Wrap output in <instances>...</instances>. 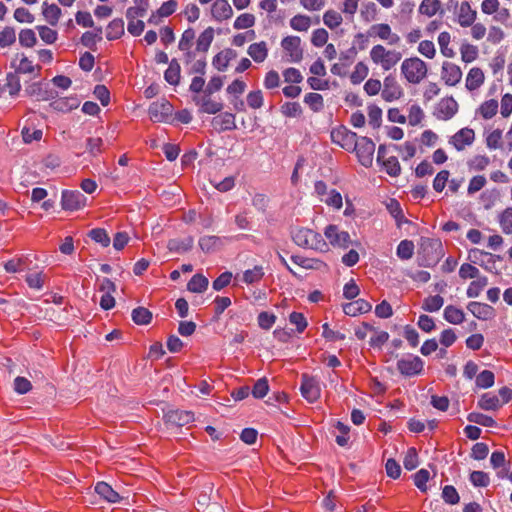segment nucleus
<instances>
[{
    "label": "nucleus",
    "mask_w": 512,
    "mask_h": 512,
    "mask_svg": "<svg viewBox=\"0 0 512 512\" xmlns=\"http://www.w3.org/2000/svg\"><path fill=\"white\" fill-rule=\"evenodd\" d=\"M444 256L442 242L439 239L422 237L417 252L420 267H433Z\"/></svg>",
    "instance_id": "obj_1"
},
{
    "label": "nucleus",
    "mask_w": 512,
    "mask_h": 512,
    "mask_svg": "<svg viewBox=\"0 0 512 512\" xmlns=\"http://www.w3.org/2000/svg\"><path fill=\"white\" fill-rule=\"evenodd\" d=\"M294 243L302 248L324 251L327 244L322 235L308 228H299L292 232Z\"/></svg>",
    "instance_id": "obj_2"
},
{
    "label": "nucleus",
    "mask_w": 512,
    "mask_h": 512,
    "mask_svg": "<svg viewBox=\"0 0 512 512\" xmlns=\"http://www.w3.org/2000/svg\"><path fill=\"white\" fill-rule=\"evenodd\" d=\"M426 63L418 57L405 59L401 64V72L405 79L412 84L420 83L427 75Z\"/></svg>",
    "instance_id": "obj_3"
},
{
    "label": "nucleus",
    "mask_w": 512,
    "mask_h": 512,
    "mask_svg": "<svg viewBox=\"0 0 512 512\" xmlns=\"http://www.w3.org/2000/svg\"><path fill=\"white\" fill-rule=\"evenodd\" d=\"M356 153L358 161L361 165L368 168L372 166L375 151V143L368 137H358L356 140V148L351 149Z\"/></svg>",
    "instance_id": "obj_4"
},
{
    "label": "nucleus",
    "mask_w": 512,
    "mask_h": 512,
    "mask_svg": "<svg viewBox=\"0 0 512 512\" xmlns=\"http://www.w3.org/2000/svg\"><path fill=\"white\" fill-rule=\"evenodd\" d=\"M331 141L347 151L356 148V140L358 135L355 132L348 130L345 126L341 125L333 128L330 133Z\"/></svg>",
    "instance_id": "obj_5"
},
{
    "label": "nucleus",
    "mask_w": 512,
    "mask_h": 512,
    "mask_svg": "<svg viewBox=\"0 0 512 512\" xmlns=\"http://www.w3.org/2000/svg\"><path fill=\"white\" fill-rule=\"evenodd\" d=\"M173 113V105L166 99L150 104L148 114L153 122H169Z\"/></svg>",
    "instance_id": "obj_6"
},
{
    "label": "nucleus",
    "mask_w": 512,
    "mask_h": 512,
    "mask_svg": "<svg viewBox=\"0 0 512 512\" xmlns=\"http://www.w3.org/2000/svg\"><path fill=\"white\" fill-rule=\"evenodd\" d=\"M87 197L78 190H63L61 206L65 211H76L85 207Z\"/></svg>",
    "instance_id": "obj_7"
},
{
    "label": "nucleus",
    "mask_w": 512,
    "mask_h": 512,
    "mask_svg": "<svg viewBox=\"0 0 512 512\" xmlns=\"http://www.w3.org/2000/svg\"><path fill=\"white\" fill-rule=\"evenodd\" d=\"M163 420L168 428H180L194 421V413L186 410H169L164 413Z\"/></svg>",
    "instance_id": "obj_8"
},
{
    "label": "nucleus",
    "mask_w": 512,
    "mask_h": 512,
    "mask_svg": "<svg viewBox=\"0 0 512 512\" xmlns=\"http://www.w3.org/2000/svg\"><path fill=\"white\" fill-rule=\"evenodd\" d=\"M398 371L405 377H412L422 373L424 361L419 356L401 358L397 362Z\"/></svg>",
    "instance_id": "obj_9"
},
{
    "label": "nucleus",
    "mask_w": 512,
    "mask_h": 512,
    "mask_svg": "<svg viewBox=\"0 0 512 512\" xmlns=\"http://www.w3.org/2000/svg\"><path fill=\"white\" fill-rule=\"evenodd\" d=\"M301 380L300 392L302 396L310 403L316 402L321 395L318 380L307 374H303Z\"/></svg>",
    "instance_id": "obj_10"
},
{
    "label": "nucleus",
    "mask_w": 512,
    "mask_h": 512,
    "mask_svg": "<svg viewBox=\"0 0 512 512\" xmlns=\"http://www.w3.org/2000/svg\"><path fill=\"white\" fill-rule=\"evenodd\" d=\"M25 94L30 97H35L38 101H46L55 99L58 92L49 87L48 83L33 82L25 88Z\"/></svg>",
    "instance_id": "obj_11"
},
{
    "label": "nucleus",
    "mask_w": 512,
    "mask_h": 512,
    "mask_svg": "<svg viewBox=\"0 0 512 512\" xmlns=\"http://www.w3.org/2000/svg\"><path fill=\"white\" fill-rule=\"evenodd\" d=\"M324 235L334 247L346 249L352 243L350 234L347 231H339L338 227L333 224L325 228Z\"/></svg>",
    "instance_id": "obj_12"
},
{
    "label": "nucleus",
    "mask_w": 512,
    "mask_h": 512,
    "mask_svg": "<svg viewBox=\"0 0 512 512\" xmlns=\"http://www.w3.org/2000/svg\"><path fill=\"white\" fill-rule=\"evenodd\" d=\"M383 86L384 88L382 90L381 96L386 102L398 100L404 94L402 87L397 82L396 77L392 74H389L385 77Z\"/></svg>",
    "instance_id": "obj_13"
},
{
    "label": "nucleus",
    "mask_w": 512,
    "mask_h": 512,
    "mask_svg": "<svg viewBox=\"0 0 512 512\" xmlns=\"http://www.w3.org/2000/svg\"><path fill=\"white\" fill-rule=\"evenodd\" d=\"M457 111L458 103L452 96H450L443 98L437 104L433 114L437 119L449 120L457 113Z\"/></svg>",
    "instance_id": "obj_14"
},
{
    "label": "nucleus",
    "mask_w": 512,
    "mask_h": 512,
    "mask_svg": "<svg viewBox=\"0 0 512 512\" xmlns=\"http://www.w3.org/2000/svg\"><path fill=\"white\" fill-rule=\"evenodd\" d=\"M281 46L288 53L292 62L298 63L302 60L303 50L300 37L287 36L282 39Z\"/></svg>",
    "instance_id": "obj_15"
},
{
    "label": "nucleus",
    "mask_w": 512,
    "mask_h": 512,
    "mask_svg": "<svg viewBox=\"0 0 512 512\" xmlns=\"http://www.w3.org/2000/svg\"><path fill=\"white\" fill-rule=\"evenodd\" d=\"M475 139L474 130L468 127L460 129L451 138L450 143L457 151L464 149L466 145H471Z\"/></svg>",
    "instance_id": "obj_16"
},
{
    "label": "nucleus",
    "mask_w": 512,
    "mask_h": 512,
    "mask_svg": "<svg viewBox=\"0 0 512 512\" xmlns=\"http://www.w3.org/2000/svg\"><path fill=\"white\" fill-rule=\"evenodd\" d=\"M193 101L199 106L200 113L217 114L223 109V103L213 101L211 95L194 96Z\"/></svg>",
    "instance_id": "obj_17"
},
{
    "label": "nucleus",
    "mask_w": 512,
    "mask_h": 512,
    "mask_svg": "<svg viewBox=\"0 0 512 512\" xmlns=\"http://www.w3.org/2000/svg\"><path fill=\"white\" fill-rule=\"evenodd\" d=\"M441 76L446 85L454 86L460 82L462 71L458 65L446 61L442 65Z\"/></svg>",
    "instance_id": "obj_18"
},
{
    "label": "nucleus",
    "mask_w": 512,
    "mask_h": 512,
    "mask_svg": "<svg viewBox=\"0 0 512 512\" xmlns=\"http://www.w3.org/2000/svg\"><path fill=\"white\" fill-rule=\"evenodd\" d=\"M467 309L479 320H489L495 316V309L486 303L471 301Z\"/></svg>",
    "instance_id": "obj_19"
},
{
    "label": "nucleus",
    "mask_w": 512,
    "mask_h": 512,
    "mask_svg": "<svg viewBox=\"0 0 512 512\" xmlns=\"http://www.w3.org/2000/svg\"><path fill=\"white\" fill-rule=\"evenodd\" d=\"M211 14L216 21H222L231 18L233 10L227 0H216L212 5Z\"/></svg>",
    "instance_id": "obj_20"
},
{
    "label": "nucleus",
    "mask_w": 512,
    "mask_h": 512,
    "mask_svg": "<svg viewBox=\"0 0 512 512\" xmlns=\"http://www.w3.org/2000/svg\"><path fill=\"white\" fill-rule=\"evenodd\" d=\"M212 125L218 129L219 132L231 131L236 129L235 115L230 112H224L216 116L212 120Z\"/></svg>",
    "instance_id": "obj_21"
},
{
    "label": "nucleus",
    "mask_w": 512,
    "mask_h": 512,
    "mask_svg": "<svg viewBox=\"0 0 512 512\" xmlns=\"http://www.w3.org/2000/svg\"><path fill=\"white\" fill-rule=\"evenodd\" d=\"M371 309L372 305L364 299H358L356 301L343 304V312L346 315L353 317L359 314L368 313Z\"/></svg>",
    "instance_id": "obj_22"
},
{
    "label": "nucleus",
    "mask_w": 512,
    "mask_h": 512,
    "mask_svg": "<svg viewBox=\"0 0 512 512\" xmlns=\"http://www.w3.org/2000/svg\"><path fill=\"white\" fill-rule=\"evenodd\" d=\"M194 239L192 236H188L185 239H170L167 243V248L170 252L175 253H186L190 251L193 247Z\"/></svg>",
    "instance_id": "obj_23"
},
{
    "label": "nucleus",
    "mask_w": 512,
    "mask_h": 512,
    "mask_svg": "<svg viewBox=\"0 0 512 512\" xmlns=\"http://www.w3.org/2000/svg\"><path fill=\"white\" fill-rule=\"evenodd\" d=\"M80 102L77 96L63 97L50 103V107L60 112H70L79 106Z\"/></svg>",
    "instance_id": "obj_24"
},
{
    "label": "nucleus",
    "mask_w": 512,
    "mask_h": 512,
    "mask_svg": "<svg viewBox=\"0 0 512 512\" xmlns=\"http://www.w3.org/2000/svg\"><path fill=\"white\" fill-rule=\"evenodd\" d=\"M94 490L101 498L110 503L120 501L119 494L106 482L100 481L96 483Z\"/></svg>",
    "instance_id": "obj_25"
},
{
    "label": "nucleus",
    "mask_w": 512,
    "mask_h": 512,
    "mask_svg": "<svg viewBox=\"0 0 512 512\" xmlns=\"http://www.w3.org/2000/svg\"><path fill=\"white\" fill-rule=\"evenodd\" d=\"M198 244L204 253H213L223 246V239L214 235L203 236L200 237Z\"/></svg>",
    "instance_id": "obj_26"
},
{
    "label": "nucleus",
    "mask_w": 512,
    "mask_h": 512,
    "mask_svg": "<svg viewBox=\"0 0 512 512\" xmlns=\"http://www.w3.org/2000/svg\"><path fill=\"white\" fill-rule=\"evenodd\" d=\"M476 16L477 12L471 8L469 2L461 3L458 22L462 27L471 26L474 23Z\"/></svg>",
    "instance_id": "obj_27"
},
{
    "label": "nucleus",
    "mask_w": 512,
    "mask_h": 512,
    "mask_svg": "<svg viewBox=\"0 0 512 512\" xmlns=\"http://www.w3.org/2000/svg\"><path fill=\"white\" fill-rule=\"evenodd\" d=\"M484 80L485 76L483 71L478 67H473L466 77V88L469 91H474L484 83Z\"/></svg>",
    "instance_id": "obj_28"
},
{
    "label": "nucleus",
    "mask_w": 512,
    "mask_h": 512,
    "mask_svg": "<svg viewBox=\"0 0 512 512\" xmlns=\"http://www.w3.org/2000/svg\"><path fill=\"white\" fill-rule=\"evenodd\" d=\"M180 73H181V67L176 58H173L169 62V66L164 72V79L166 82H168L170 85H178L180 82Z\"/></svg>",
    "instance_id": "obj_29"
},
{
    "label": "nucleus",
    "mask_w": 512,
    "mask_h": 512,
    "mask_svg": "<svg viewBox=\"0 0 512 512\" xmlns=\"http://www.w3.org/2000/svg\"><path fill=\"white\" fill-rule=\"evenodd\" d=\"M247 53L255 62L261 63L267 58V45L264 41L253 43L248 47Z\"/></svg>",
    "instance_id": "obj_30"
},
{
    "label": "nucleus",
    "mask_w": 512,
    "mask_h": 512,
    "mask_svg": "<svg viewBox=\"0 0 512 512\" xmlns=\"http://www.w3.org/2000/svg\"><path fill=\"white\" fill-rule=\"evenodd\" d=\"M209 285L208 278L204 275L197 273L192 276L187 284V290L192 293H202Z\"/></svg>",
    "instance_id": "obj_31"
},
{
    "label": "nucleus",
    "mask_w": 512,
    "mask_h": 512,
    "mask_svg": "<svg viewBox=\"0 0 512 512\" xmlns=\"http://www.w3.org/2000/svg\"><path fill=\"white\" fill-rule=\"evenodd\" d=\"M443 317L447 322L457 325L465 320V313L454 305H448L444 309Z\"/></svg>",
    "instance_id": "obj_32"
},
{
    "label": "nucleus",
    "mask_w": 512,
    "mask_h": 512,
    "mask_svg": "<svg viewBox=\"0 0 512 512\" xmlns=\"http://www.w3.org/2000/svg\"><path fill=\"white\" fill-rule=\"evenodd\" d=\"M106 38L110 41L121 38L124 35V21L122 18L113 19L107 26Z\"/></svg>",
    "instance_id": "obj_33"
},
{
    "label": "nucleus",
    "mask_w": 512,
    "mask_h": 512,
    "mask_svg": "<svg viewBox=\"0 0 512 512\" xmlns=\"http://www.w3.org/2000/svg\"><path fill=\"white\" fill-rule=\"evenodd\" d=\"M42 14L51 26L57 25L61 16V9L56 4L43 3Z\"/></svg>",
    "instance_id": "obj_34"
},
{
    "label": "nucleus",
    "mask_w": 512,
    "mask_h": 512,
    "mask_svg": "<svg viewBox=\"0 0 512 512\" xmlns=\"http://www.w3.org/2000/svg\"><path fill=\"white\" fill-rule=\"evenodd\" d=\"M214 39V29L212 27L206 28L198 37L196 50L199 52H207Z\"/></svg>",
    "instance_id": "obj_35"
},
{
    "label": "nucleus",
    "mask_w": 512,
    "mask_h": 512,
    "mask_svg": "<svg viewBox=\"0 0 512 512\" xmlns=\"http://www.w3.org/2000/svg\"><path fill=\"white\" fill-rule=\"evenodd\" d=\"M488 284V278L486 276H478L477 280L472 281L466 291V295L469 298H476L480 295L481 291Z\"/></svg>",
    "instance_id": "obj_36"
},
{
    "label": "nucleus",
    "mask_w": 512,
    "mask_h": 512,
    "mask_svg": "<svg viewBox=\"0 0 512 512\" xmlns=\"http://www.w3.org/2000/svg\"><path fill=\"white\" fill-rule=\"evenodd\" d=\"M131 317L137 325H148L152 321V313L141 306L132 310Z\"/></svg>",
    "instance_id": "obj_37"
},
{
    "label": "nucleus",
    "mask_w": 512,
    "mask_h": 512,
    "mask_svg": "<svg viewBox=\"0 0 512 512\" xmlns=\"http://www.w3.org/2000/svg\"><path fill=\"white\" fill-rule=\"evenodd\" d=\"M501 406L499 398L489 393H484L478 401V407L482 410H497Z\"/></svg>",
    "instance_id": "obj_38"
},
{
    "label": "nucleus",
    "mask_w": 512,
    "mask_h": 512,
    "mask_svg": "<svg viewBox=\"0 0 512 512\" xmlns=\"http://www.w3.org/2000/svg\"><path fill=\"white\" fill-rule=\"evenodd\" d=\"M467 420L472 423L479 424L484 427H496V421L488 415L479 412H471L467 416Z\"/></svg>",
    "instance_id": "obj_39"
},
{
    "label": "nucleus",
    "mask_w": 512,
    "mask_h": 512,
    "mask_svg": "<svg viewBox=\"0 0 512 512\" xmlns=\"http://www.w3.org/2000/svg\"><path fill=\"white\" fill-rule=\"evenodd\" d=\"M304 102L313 112H319L324 107V100L321 94L310 92L305 95Z\"/></svg>",
    "instance_id": "obj_40"
},
{
    "label": "nucleus",
    "mask_w": 512,
    "mask_h": 512,
    "mask_svg": "<svg viewBox=\"0 0 512 512\" xmlns=\"http://www.w3.org/2000/svg\"><path fill=\"white\" fill-rule=\"evenodd\" d=\"M397 256L402 260H408L412 258L414 254V243L411 240H402L396 250Z\"/></svg>",
    "instance_id": "obj_41"
},
{
    "label": "nucleus",
    "mask_w": 512,
    "mask_h": 512,
    "mask_svg": "<svg viewBox=\"0 0 512 512\" xmlns=\"http://www.w3.org/2000/svg\"><path fill=\"white\" fill-rule=\"evenodd\" d=\"M384 168L388 175L392 177H397L401 173L400 163L395 156H391L380 163Z\"/></svg>",
    "instance_id": "obj_42"
},
{
    "label": "nucleus",
    "mask_w": 512,
    "mask_h": 512,
    "mask_svg": "<svg viewBox=\"0 0 512 512\" xmlns=\"http://www.w3.org/2000/svg\"><path fill=\"white\" fill-rule=\"evenodd\" d=\"M368 36H378L382 40H387L391 36V28L386 23L375 24L367 32Z\"/></svg>",
    "instance_id": "obj_43"
},
{
    "label": "nucleus",
    "mask_w": 512,
    "mask_h": 512,
    "mask_svg": "<svg viewBox=\"0 0 512 512\" xmlns=\"http://www.w3.org/2000/svg\"><path fill=\"white\" fill-rule=\"evenodd\" d=\"M369 69L364 62H358L350 75L352 84H360L368 75Z\"/></svg>",
    "instance_id": "obj_44"
},
{
    "label": "nucleus",
    "mask_w": 512,
    "mask_h": 512,
    "mask_svg": "<svg viewBox=\"0 0 512 512\" xmlns=\"http://www.w3.org/2000/svg\"><path fill=\"white\" fill-rule=\"evenodd\" d=\"M441 3L439 0H423L419 6V12L428 17L434 16L440 9Z\"/></svg>",
    "instance_id": "obj_45"
},
{
    "label": "nucleus",
    "mask_w": 512,
    "mask_h": 512,
    "mask_svg": "<svg viewBox=\"0 0 512 512\" xmlns=\"http://www.w3.org/2000/svg\"><path fill=\"white\" fill-rule=\"evenodd\" d=\"M495 375L490 370H483L476 376V385L479 388L487 389L494 385Z\"/></svg>",
    "instance_id": "obj_46"
},
{
    "label": "nucleus",
    "mask_w": 512,
    "mask_h": 512,
    "mask_svg": "<svg viewBox=\"0 0 512 512\" xmlns=\"http://www.w3.org/2000/svg\"><path fill=\"white\" fill-rule=\"evenodd\" d=\"M444 304V299L440 295L427 297L422 305V309L427 312H436L441 309Z\"/></svg>",
    "instance_id": "obj_47"
},
{
    "label": "nucleus",
    "mask_w": 512,
    "mask_h": 512,
    "mask_svg": "<svg viewBox=\"0 0 512 512\" xmlns=\"http://www.w3.org/2000/svg\"><path fill=\"white\" fill-rule=\"evenodd\" d=\"M311 25V18L307 15L298 14L290 20V26L296 31H307Z\"/></svg>",
    "instance_id": "obj_48"
},
{
    "label": "nucleus",
    "mask_w": 512,
    "mask_h": 512,
    "mask_svg": "<svg viewBox=\"0 0 512 512\" xmlns=\"http://www.w3.org/2000/svg\"><path fill=\"white\" fill-rule=\"evenodd\" d=\"M268 392L269 383L266 377L258 379L251 390L253 397L256 399L264 398L268 394Z\"/></svg>",
    "instance_id": "obj_49"
},
{
    "label": "nucleus",
    "mask_w": 512,
    "mask_h": 512,
    "mask_svg": "<svg viewBox=\"0 0 512 512\" xmlns=\"http://www.w3.org/2000/svg\"><path fill=\"white\" fill-rule=\"evenodd\" d=\"M88 236L94 242L101 244L103 247H108L111 241L108 233L103 228H94L90 230Z\"/></svg>",
    "instance_id": "obj_50"
},
{
    "label": "nucleus",
    "mask_w": 512,
    "mask_h": 512,
    "mask_svg": "<svg viewBox=\"0 0 512 512\" xmlns=\"http://www.w3.org/2000/svg\"><path fill=\"white\" fill-rule=\"evenodd\" d=\"M404 468L408 471H412L419 465V458L416 448L410 447L403 460Z\"/></svg>",
    "instance_id": "obj_51"
},
{
    "label": "nucleus",
    "mask_w": 512,
    "mask_h": 512,
    "mask_svg": "<svg viewBox=\"0 0 512 512\" xmlns=\"http://www.w3.org/2000/svg\"><path fill=\"white\" fill-rule=\"evenodd\" d=\"M342 21L343 19L341 14L332 9L327 10L323 15V22L330 29L338 27Z\"/></svg>",
    "instance_id": "obj_52"
},
{
    "label": "nucleus",
    "mask_w": 512,
    "mask_h": 512,
    "mask_svg": "<svg viewBox=\"0 0 512 512\" xmlns=\"http://www.w3.org/2000/svg\"><path fill=\"white\" fill-rule=\"evenodd\" d=\"M469 480L475 487H487L490 484L488 473L483 471H472L469 475Z\"/></svg>",
    "instance_id": "obj_53"
},
{
    "label": "nucleus",
    "mask_w": 512,
    "mask_h": 512,
    "mask_svg": "<svg viewBox=\"0 0 512 512\" xmlns=\"http://www.w3.org/2000/svg\"><path fill=\"white\" fill-rule=\"evenodd\" d=\"M387 209L390 212V214L395 218L398 226L402 222H409L407 219L404 218L400 203L396 199H390V202L387 204Z\"/></svg>",
    "instance_id": "obj_54"
},
{
    "label": "nucleus",
    "mask_w": 512,
    "mask_h": 512,
    "mask_svg": "<svg viewBox=\"0 0 512 512\" xmlns=\"http://www.w3.org/2000/svg\"><path fill=\"white\" fill-rule=\"evenodd\" d=\"M499 223L505 234H512V207L506 208L500 214Z\"/></svg>",
    "instance_id": "obj_55"
},
{
    "label": "nucleus",
    "mask_w": 512,
    "mask_h": 512,
    "mask_svg": "<svg viewBox=\"0 0 512 512\" xmlns=\"http://www.w3.org/2000/svg\"><path fill=\"white\" fill-rule=\"evenodd\" d=\"M497 110L498 102L495 99L487 100L480 106V113L484 119H491L496 115Z\"/></svg>",
    "instance_id": "obj_56"
},
{
    "label": "nucleus",
    "mask_w": 512,
    "mask_h": 512,
    "mask_svg": "<svg viewBox=\"0 0 512 512\" xmlns=\"http://www.w3.org/2000/svg\"><path fill=\"white\" fill-rule=\"evenodd\" d=\"M429 478H430V473L426 469H420L413 475L414 484L421 492L427 491V489H428L427 482H428Z\"/></svg>",
    "instance_id": "obj_57"
},
{
    "label": "nucleus",
    "mask_w": 512,
    "mask_h": 512,
    "mask_svg": "<svg viewBox=\"0 0 512 512\" xmlns=\"http://www.w3.org/2000/svg\"><path fill=\"white\" fill-rule=\"evenodd\" d=\"M368 117H369V124L374 128L377 129L381 126L382 123V110L380 107H378L375 104H372L368 107Z\"/></svg>",
    "instance_id": "obj_58"
},
{
    "label": "nucleus",
    "mask_w": 512,
    "mask_h": 512,
    "mask_svg": "<svg viewBox=\"0 0 512 512\" xmlns=\"http://www.w3.org/2000/svg\"><path fill=\"white\" fill-rule=\"evenodd\" d=\"M37 42L36 34L32 29H22L19 33V43L23 47L31 48Z\"/></svg>",
    "instance_id": "obj_59"
},
{
    "label": "nucleus",
    "mask_w": 512,
    "mask_h": 512,
    "mask_svg": "<svg viewBox=\"0 0 512 512\" xmlns=\"http://www.w3.org/2000/svg\"><path fill=\"white\" fill-rule=\"evenodd\" d=\"M442 499L447 504L455 505L459 503L460 496L454 486L446 485L442 489Z\"/></svg>",
    "instance_id": "obj_60"
},
{
    "label": "nucleus",
    "mask_w": 512,
    "mask_h": 512,
    "mask_svg": "<svg viewBox=\"0 0 512 512\" xmlns=\"http://www.w3.org/2000/svg\"><path fill=\"white\" fill-rule=\"evenodd\" d=\"M255 24V16L250 13L241 14L234 21L233 27L237 30L240 29H248L254 26Z\"/></svg>",
    "instance_id": "obj_61"
},
{
    "label": "nucleus",
    "mask_w": 512,
    "mask_h": 512,
    "mask_svg": "<svg viewBox=\"0 0 512 512\" xmlns=\"http://www.w3.org/2000/svg\"><path fill=\"white\" fill-rule=\"evenodd\" d=\"M264 276L262 266H255L253 269H248L243 273V281L247 284L258 282Z\"/></svg>",
    "instance_id": "obj_62"
},
{
    "label": "nucleus",
    "mask_w": 512,
    "mask_h": 512,
    "mask_svg": "<svg viewBox=\"0 0 512 512\" xmlns=\"http://www.w3.org/2000/svg\"><path fill=\"white\" fill-rule=\"evenodd\" d=\"M19 73L10 72L7 74L6 80V86L9 88V94L11 96L17 95L21 90V84H20V78L18 76Z\"/></svg>",
    "instance_id": "obj_63"
},
{
    "label": "nucleus",
    "mask_w": 512,
    "mask_h": 512,
    "mask_svg": "<svg viewBox=\"0 0 512 512\" xmlns=\"http://www.w3.org/2000/svg\"><path fill=\"white\" fill-rule=\"evenodd\" d=\"M276 319L275 314L266 311L260 312L257 317L259 327L264 330H269L276 322Z\"/></svg>",
    "instance_id": "obj_64"
}]
</instances>
